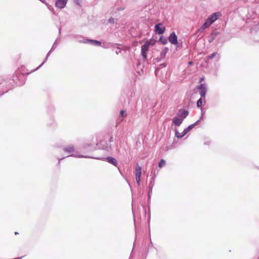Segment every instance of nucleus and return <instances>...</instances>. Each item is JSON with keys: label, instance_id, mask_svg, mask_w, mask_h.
<instances>
[{"label": "nucleus", "instance_id": "14", "mask_svg": "<svg viewBox=\"0 0 259 259\" xmlns=\"http://www.w3.org/2000/svg\"><path fill=\"white\" fill-rule=\"evenodd\" d=\"M141 167L137 164L136 167V177H141Z\"/></svg>", "mask_w": 259, "mask_h": 259}, {"label": "nucleus", "instance_id": "20", "mask_svg": "<svg viewBox=\"0 0 259 259\" xmlns=\"http://www.w3.org/2000/svg\"><path fill=\"white\" fill-rule=\"evenodd\" d=\"M175 135L178 138H181L184 137L183 135V132L180 133L177 130H175Z\"/></svg>", "mask_w": 259, "mask_h": 259}, {"label": "nucleus", "instance_id": "18", "mask_svg": "<svg viewBox=\"0 0 259 259\" xmlns=\"http://www.w3.org/2000/svg\"><path fill=\"white\" fill-rule=\"evenodd\" d=\"M199 122V120H197L196 122H195L193 124H192L191 125H190L187 128H186V129L187 130V131L188 132H189L190 131H191L195 125H196L198 122Z\"/></svg>", "mask_w": 259, "mask_h": 259}, {"label": "nucleus", "instance_id": "13", "mask_svg": "<svg viewBox=\"0 0 259 259\" xmlns=\"http://www.w3.org/2000/svg\"><path fill=\"white\" fill-rule=\"evenodd\" d=\"M106 159L109 163L113 164L115 166H117V163L115 159L111 157H108L106 158Z\"/></svg>", "mask_w": 259, "mask_h": 259}, {"label": "nucleus", "instance_id": "33", "mask_svg": "<svg viewBox=\"0 0 259 259\" xmlns=\"http://www.w3.org/2000/svg\"><path fill=\"white\" fill-rule=\"evenodd\" d=\"M160 66H162L163 67H165L166 64L165 63H163V64H160Z\"/></svg>", "mask_w": 259, "mask_h": 259}, {"label": "nucleus", "instance_id": "29", "mask_svg": "<svg viewBox=\"0 0 259 259\" xmlns=\"http://www.w3.org/2000/svg\"><path fill=\"white\" fill-rule=\"evenodd\" d=\"M121 52V49L119 48H117L115 50V53L116 54H119Z\"/></svg>", "mask_w": 259, "mask_h": 259}, {"label": "nucleus", "instance_id": "10", "mask_svg": "<svg viewBox=\"0 0 259 259\" xmlns=\"http://www.w3.org/2000/svg\"><path fill=\"white\" fill-rule=\"evenodd\" d=\"M183 122V119L179 118L178 116H176L172 119V123L175 125L179 126Z\"/></svg>", "mask_w": 259, "mask_h": 259}, {"label": "nucleus", "instance_id": "3", "mask_svg": "<svg viewBox=\"0 0 259 259\" xmlns=\"http://www.w3.org/2000/svg\"><path fill=\"white\" fill-rule=\"evenodd\" d=\"M149 47V43L148 41L142 47L141 54L144 59L147 58V52L148 51Z\"/></svg>", "mask_w": 259, "mask_h": 259}, {"label": "nucleus", "instance_id": "15", "mask_svg": "<svg viewBox=\"0 0 259 259\" xmlns=\"http://www.w3.org/2000/svg\"><path fill=\"white\" fill-rule=\"evenodd\" d=\"M168 51V49L167 48H164L160 52V57L162 58H164Z\"/></svg>", "mask_w": 259, "mask_h": 259}, {"label": "nucleus", "instance_id": "28", "mask_svg": "<svg viewBox=\"0 0 259 259\" xmlns=\"http://www.w3.org/2000/svg\"><path fill=\"white\" fill-rule=\"evenodd\" d=\"M136 180L138 185H140L141 177H136Z\"/></svg>", "mask_w": 259, "mask_h": 259}, {"label": "nucleus", "instance_id": "26", "mask_svg": "<svg viewBox=\"0 0 259 259\" xmlns=\"http://www.w3.org/2000/svg\"><path fill=\"white\" fill-rule=\"evenodd\" d=\"M202 99H199L197 102V106L198 107H200L202 106Z\"/></svg>", "mask_w": 259, "mask_h": 259}, {"label": "nucleus", "instance_id": "25", "mask_svg": "<svg viewBox=\"0 0 259 259\" xmlns=\"http://www.w3.org/2000/svg\"><path fill=\"white\" fill-rule=\"evenodd\" d=\"M46 5L47 6V7L49 10H50L52 12H54V10L53 8L52 7V6H51L48 3L46 4Z\"/></svg>", "mask_w": 259, "mask_h": 259}, {"label": "nucleus", "instance_id": "8", "mask_svg": "<svg viewBox=\"0 0 259 259\" xmlns=\"http://www.w3.org/2000/svg\"><path fill=\"white\" fill-rule=\"evenodd\" d=\"M199 89L200 90V94L201 97L204 98L207 92L206 85L204 84H201L200 85Z\"/></svg>", "mask_w": 259, "mask_h": 259}, {"label": "nucleus", "instance_id": "17", "mask_svg": "<svg viewBox=\"0 0 259 259\" xmlns=\"http://www.w3.org/2000/svg\"><path fill=\"white\" fill-rule=\"evenodd\" d=\"M199 122V120H197L196 122H195L193 124H192L191 125H190L187 128H186V129L187 130V131L188 132H189L190 131H191L195 125H196L198 122Z\"/></svg>", "mask_w": 259, "mask_h": 259}, {"label": "nucleus", "instance_id": "9", "mask_svg": "<svg viewBox=\"0 0 259 259\" xmlns=\"http://www.w3.org/2000/svg\"><path fill=\"white\" fill-rule=\"evenodd\" d=\"M74 150L75 148L72 145H69L63 148V151L69 154L74 152Z\"/></svg>", "mask_w": 259, "mask_h": 259}, {"label": "nucleus", "instance_id": "2", "mask_svg": "<svg viewBox=\"0 0 259 259\" xmlns=\"http://www.w3.org/2000/svg\"><path fill=\"white\" fill-rule=\"evenodd\" d=\"M79 42L83 43V44H90L93 46H100L101 45L100 41H99L96 40H92L89 39H83L81 40H78Z\"/></svg>", "mask_w": 259, "mask_h": 259}, {"label": "nucleus", "instance_id": "21", "mask_svg": "<svg viewBox=\"0 0 259 259\" xmlns=\"http://www.w3.org/2000/svg\"><path fill=\"white\" fill-rule=\"evenodd\" d=\"M165 161L163 159H161L160 162H159V164H158V166L160 167V168H161L163 166H164L165 165Z\"/></svg>", "mask_w": 259, "mask_h": 259}, {"label": "nucleus", "instance_id": "5", "mask_svg": "<svg viewBox=\"0 0 259 259\" xmlns=\"http://www.w3.org/2000/svg\"><path fill=\"white\" fill-rule=\"evenodd\" d=\"M68 0H56L55 7L59 9H63L65 7Z\"/></svg>", "mask_w": 259, "mask_h": 259}, {"label": "nucleus", "instance_id": "27", "mask_svg": "<svg viewBox=\"0 0 259 259\" xmlns=\"http://www.w3.org/2000/svg\"><path fill=\"white\" fill-rule=\"evenodd\" d=\"M74 3L78 6H80L82 0H74Z\"/></svg>", "mask_w": 259, "mask_h": 259}, {"label": "nucleus", "instance_id": "1", "mask_svg": "<svg viewBox=\"0 0 259 259\" xmlns=\"http://www.w3.org/2000/svg\"><path fill=\"white\" fill-rule=\"evenodd\" d=\"M220 13H214L211 15L206 20L203 25L198 29V32H202L205 29L208 28L211 24L215 21L220 16Z\"/></svg>", "mask_w": 259, "mask_h": 259}, {"label": "nucleus", "instance_id": "31", "mask_svg": "<svg viewBox=\"0 0 259 259\" xmlns=\"http://www.w3.org/2000/svg\"><path fill=\"white\" fill-rule=\"evenodd\" d=\"M163 44H166L167 43V40L164 39V40H161Z\"/></svg>", "mask_w": 259, "mask_h": 259}, {"label": "nucleus", "instance_id": "23", "mask_svg": "<svg viewBox=\"0 0 259 259\" xmlns=\"http://www.w3.org/2000/svg\"><path fill=\"white\" fill-rule=\"evenodd\" d=\"M70 156H74L75 157H78V158H81V157L91 158V157L84 156L82 155H75V154L69 155L67 156V157Z\"/></svg>", "mask_w": 259, "mask_h": 259}, {"label": "nucleus", "instance_id": "22", "mask_svg": "<svg viewBox=\"0 0 259 259\" xmlns=\"http://www.w3.org/2000/svg\"><path fill=\"white\" fill-rule=\"evenodd\" d=\"M117 21V19L115 18H110L108 19V22L111 24L116 23Z\"/></svg>", "mask_w": 259, "mask_h": 259}, {"label": "nucleus", "instance_id": "34", "mask_svg": "<svg viewBox=\"0 0 259 259\" xmlns=\"http://www.w3.org/2000/svg\"><path fill=\"white\" fill-rule=\"evenodd\" d=\"M127 183H128V185H130V184L128 183V182L127 181Z\"/></svg>", "mask_w": 259, "mask_h": 259}, {"label": "nucleus", "instance_id": "7", "mask_svg": "<svg viewBox=\"0 0 259 259\" xmlns=\"http://www.w3.org/2000/svg\"><path fill=\"white\" fill-rule=\"evenodd\" d=\"M189 112L188 111L183 110V109H180L178 114L177 116L179 118H182L183 121L184 119L188 115Z\"/></svg>", "mask_w": 259, "mask_h": 259}, {"label": "nucleus", "instance_id": "6", "mask_svg": "<svg viewBox=\"0 0 259 259\" xmlns=\"http://www.w3.org/2000/svg\"><path fill=\"white\" fill-rule=\"evenodd\" d=\"M168 41L172 45L178 44V37L175 32H172L168 37Z\"/></svg>", "mask_w": 259, "mask_h": 259}, {"label": "nucleus", "instance_id": "16", "mask_svg": "<svg viewBox=\"0 0 259 259\" xmlns=\"http://www.w3.org/2000/svg\"><path fill=\"white\" fill-rule=\"evenodd\" d=\"M127 115L126 111L124 110H121L120 112V114L119 116V119H120L121 121L122 120V118L120 119V118H123L124 117H126Z\"/></svg>", "mask_w": 259, "mask_h": 259}, {"label": "nucleus", "instance_id": "11", "mask_svg": "<svg viewBox=\"0 0 259 259\" xmlns=\"http://www.w3.org/2000/svg\"><path fill=\"white\" fill-rule=\"evenodd\" d=\"M56 41L54 44V45H53L52 49H51V50L48 52V54H47V55L46 56V58L45 60H44V61L38 67H37L34 70H36L38 68H39L45 63V62L47 60V59H48L49 56H50L51 53L54 50L55 45H56Z\"/></svg>", "mask_w": 259, "mask_h": 259}, {"label": "nucleus", "instance_id": "19", "mask_svg": "<svg viewBox=\"0 0 259 259\" xmlns=\"http://www.w3.org/2000/svg\"><path fill=\"white\" fill-rule=\"evenodd\" d=\"M199 122V120H197L196 122H195L193 124H192L191 125H190L187 128H186V129L187 130V131L188 132H189L190 131H191L195 125H196L198 122Z\"/></svg>", "mask_w": 259, "mask_h": 259}, {"label": "nucleus", "instance_id": "12", "mask_svg": "<svg viewBox=\"0 0 259 259\" xmlns=\"http://www.w3.org/2000/svg\"><path fill=\"white\" fill-rule=\"evenodd\" d=\"M154 179H153L152 180H151L150 181V182L149 183V191H148L149 199L150 197V194L152 192V188H153V187L154 186Z\"/></svg>", "mask_w": 259, "mask_h": 259}, {"label": "nucleus", "instance_id": "30", "mask_svg": "<svg viewBox=\"0 0 259 259\" xmlns=\"http://www.w3.org/2000/svg\"><path fill=\"white\" fill-rule=\"evenodd\" d=\"M189 132L187 131L186 128L184 129L183 132V135L184 136L185 135H186Z\"/></svg>", "mask_w": 259, "mask_h": 259}, {"label": "nucleus", "instance_id": "4", "mask_svg": "<svg viewBox=\"0 0 259 259\" xmlns=\"http://www.w3.org/2000/svg\"><path fill=\"white\" fill-rule=\"evenodd\" d=\"M155 31L158 34H162L165 31V27L161 23L157 24L155 26Z\"/></svg>", "mask_w": 259, "mask_h": 259}, {"label": "nucleus", "instance_id": "24", "mask_svg": "<svg viewBox=\"0 0 259 259\" xmlns=\"http://www.w3.org/2000/svg\"><path fill=\"white\" fill-rule=\"evenodd\" d=\"M217 55H219L217 53H213L211 54L210 55L207 57V59L209 60L213 58L214 57H215Z\"/></svg>", "mask_w": 259, "mask_h": 259}, {"label": "nucleus", "instance_id": "32", "mask_svg": "<svg viewBox=\"0 0 259 259\" xmlns=\"http://www.w3.org/2000/svg\"><path fill=\"white\" fill-rule=\"evenodd\" d=\"M41 2H42V3H44V4H47V3L45 1V0H39Z\"/></svg>", "mask_w": 259, "mask_h": 259}]
</instances>
